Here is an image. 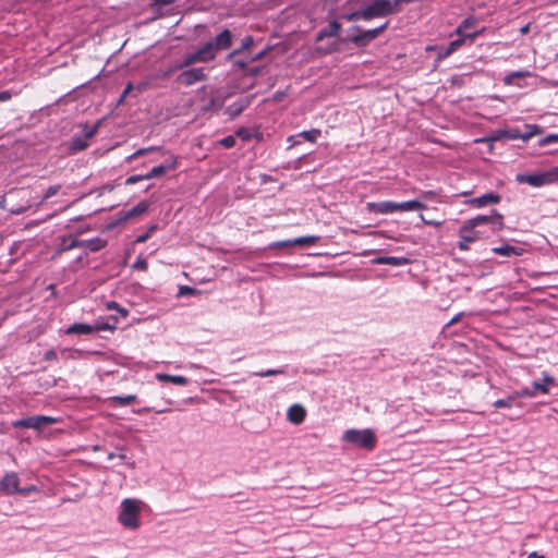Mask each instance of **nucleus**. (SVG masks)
Masks as SVG:
<instances>
[{
    "label": "nucleus",
    "instance_id": "f257e3e1",
    "mask_svg": "<svg viewBox=\"0 0 558 558\" xmlns=\"http://www.w3.org/2000/svg\"><path fill=\"white\" fill-rule=\"evenodd\" d=\"M233 34L225 28L211 40L206 41L195 51L184 54L183 65H194L195 63H208L217 57L220 51L227 50L232 46Z\"/></svg>",
    "mask_w": 558,
    "mask_h": 558
},
{
    "label": "nucleus",
    "instance_id": "f03ea898",
    "mask_svg": "<svg viewBox=\"0 0 558 558\" xmlns=\"http://www.w3.org/2000/svg\"><path fill=\"white\" fill-rule=\"evenodd\" d=\"M142 505L141 500L133 498H125L121 501L118 521L124 529L134 531L141 526Z\"/></svg>",
    "mask_w": 558,
    "mask_h": 558
},
{
    "label": "nucleus",
    "instance_id": "7ed1b4c3",
    "mask_svg": "<svg viewBox=\"0 0 558 558\" xmlns=\"http://www.w3.org/2000/svg\"><path fill=\"white\" fill-rule=\"evenodd\" d=\"M342 440L357 448L373 450L377 444V437L373 429H348L343 433Z\"/></svg>",
    "mask_w": 558,
    "mask_h": 558
},
{
    "label": "nucleus",
    "instance_id": "20e7f679",
    "mask_svg": "<svg viewBox=\"0 0 558 558\" xmlns=\"http://www.w3.org/2000/svg\"><path fill=\"white\" fill-rule=\"evenodd\" d=\"M515 181L520 184H529L533 187L549 185L558 181V167L536 173H519Z\"/></svg>",
    "mask_w": 558,
    "mask_h": 558
},
{
    "label": "nucleus",
    "instance_id": "39448f33",
    "mask_svg": "<svg viewBox=\"0 0 558 558\" xmlns=\"http://www.w3.org/2000/svg\"><path fill=\"white\" fill-rule=\"evenodd\" d=\"M480 35V32H473L472 34H465L463 37H458L457 39L449 43L448 46H429L427 50L437 51L436 61L440 62L441 60L448 58L453 52L459 50L465 44L472 45L474 39Z\"/></svg>",
    "mask_w": 558,
    "mask_h": 558
},
{
    "label": "nucleus",
    "instance_id": "423d86ee",
    "mask_svg": "<svg viewBox=\"0 0 558 558\" xmlns=\"http://www.w3.org/2000/svg\"><path fill=\"white\" fill-rule=\"evenodd\" d=\"M208 77L205 68H186L181 70V72L175 77V82L182 86H192L198 82H204Z\"/></svg>",
    "mask_w": 558,
    "mask_h": 558
},
{
    "label": "nucleus",
    "instance_id": "0eeeda50",
    "mask_svg": "<svg viewBox=\"0 0 558 558\" xmlns=\"http://www.w3.org/2000/svg\"><path fill=\"white\" fill-rule=\"evenodd\" d=\"M364 21H371L376 17H386L392 14L389 0H372L371 3L363 7Z\"/></svg>",
    "mask_w": 558,
    "mask_h": 558
},
{
    "label": "nucleus",
    "instance_id": "6e6552de",
    "mask_svg": "<svg viewBox=\"0 0 558 558\" xmlns=\"http://www.w3.org/2000/svg\"><path fill=\"white\" fill-rule=\"evenodd\" d=\"M58 420L48 415H34L25 418L16 420L12 423L14 428H33L40 430L45 426L57 423Z\"/></svg>",
    "mask_w": 558,
    "mask_h": 558
},
{
    "label": "nucleus",
    "instance_id": "1a4fd4ad",
    "mask_svg": "<svg viewBox=\"0 0 558 558\" xmlns=\"http://www.w3.org/2000/svg\"><path fill=\"white\" fill-rule=\"evenodd\" d=\"M458 235L459 241L457 243V247L460 251H468L470 248V244L481 238V232L471 227L468 221H464L459 229Z\"/></svg>",
    "mask_w": 558,
    "mask_h": 558
},
{
    "label": "nucleus",
    "instance_id": "9d476101",
    "mask_svg": "<svg viewBox=\"0 0 558 558\" xmlns=\"http://www.w3.org/2000/svg\"><path fill=\"white\" fill-rule=\"evenodd\" d=\"M20 477L16 472H7L0 480V493L5 496L17 494Z\"/></svg>",
    "mask_w": 558,
    "mask_h": 558
},
{
    "label": "nucleus",
    "instance_id": "9b49d317",
    "mask_svg": "<svg viewBox=\"0 0 558 558\" xmlns=\"http://www.w3.org/2000/svg\"><path fill=\"white\" fill-rule=\"evenodd\" d=\"M500 201H501V196L498 193L489 192V193L483 194L481 196L466 199L464 202V204L469 205L471 207H474V208H482L487 205L498 204V203H500Z\"/></svg>",
    "mask_w": 558,
    "mask_h": 558
},
{
    "label": "nucleus",
    "instance_id": "f8f14e48",
    "mask_svg": "<svg viewBox=\"0 0 558 558\" xmlns=\"http://www.w3.org/2000/svg\"><path fill=\"white\" fill-rule=\"evenodd\" d=\"M177 168V157L170 156L163 163L153 167L146 174L147 180L159 178L169 170Z\"/></svg>",
    "mask_w": 558,
    "mask_h": 558
},
{
    "label": "nucleus",
    "instance_id": "ddd939ff",
    "mask_svg": "<svg viewBox=\"0 0 558 558\" xmlns=\"http://www.w3.org/2000/svg\"><path fill=\"white\" fill-rule=\"evenodd\" d=\"M366 208L369 213L388 215V214L396 213V202L381 201V202L367 203Z\"/></svg>",
    "mask_w": 558,
    "mask_h": 558
},
{
    "label": "nucleus",
    "instance_id": "4468645a",
    "mask_svg": "<svg viewBox=\"0 0 558 558\" xmlns=\"http://www.w3.org/2000/svg\"><path fill=\"white\" fill-rule=\"evenodd\" d=\"M375 265H390L393 267H401L409 265L411 259L404 256H377L373 260Z\"/></svg>",
    "mask_w": 558,
    "mask_h": 558
},
{
    "label": "nucleus",
    "instance_id": "2eb2a0df",
    "mask_svg": "<svg viewBox=\"0 0 558 558\" xmlns=\"http://www.w3.org/2000/svg\"><path fill=\"white\" fill-rule=\"evenodd\" d=\"M341 31V24L332 20L327 27L319 29L316 34V41H322L328 37H337Z\"/></svg>",
    "mask_w": 558,
    "mask_h": 558
},
{
    "label": "nucleus",
    "instance_id": "dca6fc26",
    "mask_svg": "<svg viewBox=\"0 0 558 558\" xmlns=\"http://www.w3.org/2000/svg\"><path fill=\"white\" fill-rule=\"evenodd\" d=\"M555 385V378L547 374H544L542 381H533L532 388L535 390V396L537 393L547 395L549 393V386Z\"/></svg>",
    "mask_w": 558,
    "mask_h": 558
},
{
    "label": "nucleus",
    "instance_id": "f3484780",
    "mask_svg": "<svg viewBox=\"0 0 558 558\" xmlns=\"http://www.w3.org/2000/svg\"><path fill=\"white\" fill-rule=\"evenodd\" d=\"M426 204L417 201V199H410L401 203L396 202V211H413V210H422L426 209Z\"/></svg>",
    "mask_w": 558,
    "mask_h": 558
},
{
    "label": "nucleus",
    "instance_id": "a211bd4d",
    "mask_svg": "<svg viewBox=\"0 0 558 558\" xmlns=\"http://www.w3.org/2000/svg\"><path fill=\"white\" fill-rule=\"evenodd\" d=\"M93 332H95V327L93 325L85 324V323L72 324L65 330L66 335H90Z\"/></svg>",
    "mask_w": 558,
    "mask_h": 558
},
{
    "label": "nucleus",
    "instance_id": "6ab92c4d",
    "mask_svg": "<svg viewBox=\"0 0 558 558\" xmlns=\"http://www.w3.org/2000/svg\"><path fill=\"white\" fill-rule=\"evenodd\" d=\"M288 418L294 424H300L305 418V410L300 404H293L288 410Z\"/></svg>",
    "mask_w": 558,
    "mask_h": 558
},
{
    "label": "nucleus",
    "instance_id": "aec40b11",
    "mask_svg": "<svg viewBox=\"0 0 558 558\" xmlns=\"http://www.w3.org/2000/svg\"><path fill=\"white\" fill-rule=\"evenodd\" d=\"M492 252L494 254H496V255L509 257L511 255H515V256L521 255L523 250L520 248V247L510 245V244H505V245H501V246L493 247Z\"/></svg>",
    "mask_w": 558,
    "mask_h": 558
},
{
    "label": "nucleus",
    "instance_id": "412c9836",
    "mask_svg": "<svg viewBox=\"0 0 558 558\" xmlns=\"http://www.w3.org/2000/svg\"><path fill=\"white\" fill-rule=\"evenodd\" d=\"M88 145L87 140L83 135H76L70 141L68 149L71 154H76L86 149Z\"/></svg>",
    "mask_w": 558,
    "mask_h": 558
},
{
    "label": "nucleus",
    "instance_id": "4be33fe9",
    "mask_svg": "<svg viewBox=\"0 0 558 558\" xmlns=\"http://www.w3.org/2000/svg\"><path fill=\"white\" fill-rule=\"evenodd\" d=\"M156 378L159 381H167L178 386H186L189 384V379L181 375H170L166 373L156 374Z\"/></svg>",
    "mask_w": 558,
    "mask_h": 558
},
{
    "label": "nucleus",
    "instance_id": "5701e85b",
    "mask_svg": "<svg viewBox=\"0 0 558 558\" xmlns=\"http://www.w3.org/2000/svg\"><path fill=\"white\" fill-rule=\"evenodd\" d=\"M76 247H83L82 240H77L73 236H63L58 247V252H66Z\"/></svg>",
    "mask_w": 558,
    "mask_h": 558
},
{
    "label": "nucleus",
    "instance_id": "b1692460",
    "mask_svg": "<svg viewBox=\"0 0 558 558\" xmlns=\"http://www.w3.org/2000/svg\"><path fill=\"white\" fill-rule=\"evenodd\" d=\"M254 44V38L252 36H245L241 40L240 47L233 49L230 53L227 56V60L231 61L235 56H239L243 53L244 51L248 50Z\"/></svg>",
    "mask_w": 558,
    "mask_h": 558
},
{
    "label": "nucleus",
    "instance_id": "393cba45",
    "mask_svg": "<svg viewBox=\"0 0 558 558\" xmlns=\"http://www.w3.org/2000/svg\"><path fill=\"white\" fill-rule=\"evenodd\" d=\"M353 29L357 31L359 34L351 36L348 40L354 44L356 47H366L371 40L365 31H362L360 26H353Z\"/></svg>",
    "mask_w": 558,
    "mask_h": 558
},
{
    "label": "nucleus",
    "instance_id": "a878e982",
    "mask_svg": "<svg viewBox=\"0 0 558 558\" xmlns=\"http://www.w3.org/2000/svg\"><path fill=\"white\" fill-rule=\"evenodd\" d=\"M82 242L83 247L88 248L90 252H98L107 245V241L98 236L89 240H82Z\"/></svg>",
    "mask_w": 558,
    "mask_h": 558
},
{
    "label": "nucleus",
    "instance_id": "bb28decb",
    "mask_svg": "<svg viewBox=\"0 0 558 558\" xmlns=\"http://www.w3.org/2000/svg\"><path fill=\"white\" fill-rule=\"evenodd\" d=\"M148 210V204L146 202H140L137 205L129 209L123 215V220H129L133 217L145 214Z\"/></svg>",
    "mask_w": 558,
    "mask_h": 558
},
{
    "label": "nucleus",
    "instance_id": "cd10ccee",
    "mask_svg": "<svg viewBox=\"0 0 558 558\" xmlns=\"http://www.w3.org/2000/svg\"><path fill=\"white\" fill-rule=\"evenodd\" d=\"M494 218L495 217H493V213H492L490 215H478V216L471 218L466 221L470 223L471 227L476 229L478 226H482V225H490Z\"/></svg>",
    "mask_w": 558,
    "mask_h": 558
},
{
    "label": "nucleus",
    "instance_id": "c85d7f7f",
    "mask_svg": "<svg viewBox=\"0 0 558 558\" xmlns=\"http://www.w3.org/2000/svg\"><path fill=\"white\" fill-rule=\"evenodd\" d=\"M112 404L116 407H126L136 401L135 395L114 396L111 398Z\"/></svg>",
    "mask_w": 558,
    "mask_h": 558
},
{
    "label": "nucleus",
    "instance_id": "c756f323",
    "mask_svg": "<svg viewBox=\"0 0 558 558\" xmlns=\"http://www.w3.org/2000/svg\"><path fill=\"white\" fill-rule=\"evenodd\" d=\"M343 41H345V39L341 38L339 41H333L326 47H318L316 50L323 56L332 54L340 51V43Z\"/></svg>",
    "mask_w": 558,
    "mask_h": 558
},
{
    "label": "nucleus",
    "instance_id": "7c9ffc66",
    "mask_svg": "<svg viewBox=\"0 0 558 558\" xmlns=\"http://www.w3.org/2000/svg\"><path fill=\"white\" fill-rule=\"evenodd\" d=\"M493 217H495V218L493 219V221L490 223L492 231L493 232L501 231L505 228L504 216L496 209H493Z\"/></svg>",
    "mask_w": 558,
    "mask_h": 558
},
{
    "label": "nucleus",
    "instance_id": "2f4dec72",
    "mask_svg": "<svg viewBox=\"0 0 558 558\" xmlns=\"http://www.w3.org/2000/svg\"><path fill=\"white\" fill-rule=\"evenodd\" d=\"M475 23V19L470 16L464 19L461 24L457 27L456 34L459 37H463L466 33V29H469L473 24Z\"/></svg>",
    "mask_w": 558,
    "mask_h": 558
},
{
    "label": "nucleus",
    "instance_id": "473e14b6",
    "mask_svg": "<svg viewBox=\"0 0 558 558\" xmlns=\"http://www.w3.org/2000/svg\"><path fill=\"white\" fill-rule=\"evenodd\" d=\"M320 236L318 235H306V236H300L294 239L295 245L300 246H308L314 245L319 241Z\"/></svg>",
    "mask_w": 558,
    "mask_h": 558
},
{
    "label": "nucleus",
    "instance_id": "72a5a7b5",
    "mask_svg": "<svg viewBox=\"0 0 558 558\" xmlns=\"http://www.w3.org/2000/svg\"><path fill=\"white\" fill-rule=\"evenodd\" d=\"M284 374H286V368L284 367H282V368H270V369H266V371H259V372L251 373L252 376H257V377H269V376L284 375Z\"/></svg>",
    "mask_w": 558,
    "mask_h": 558
},
{
    "label": "nucleus",
    "instance_id": "f704fd0d",
    "mask_svg": "<svg viewBox=\"0 0 558 558\" xmlns=\"http://www.w3.org/2000/svg\"><path fill=\"white\" fill-rule=\"evenodd\" d=\"M101 120L97 121L94 125L89 126L88 124H84L83 126V136L88 140L94 137L99 130V126L101 125Z\"/></svg>",
    "mask_w": 558,
    "mask_h": 558
},
{
    "label": "nucleus",
    "instance_id": "c9c22d12",
    "mask_svg": "<svg viewBox=\"0 0 558 558\" xmlns=\"http://www.w3.org/2000/svg\"><path fill=\"white\" fill-rule=\"evenodd\" d=\"M515 401H517V399L514 398L513 392H512L507 398L496 400L493 403V405L496 409L511 408L514 404Z\"/></svg>",
    "mask_w": 558,
    "mask_h": 558
},
{
    "label": "nucleus",
    "instance_id": "e433bc0d",
    "mask_svg": "<svg viewBox=\"0 0 558 558\" xmlns=\"http://www.w3.org/2000/svg\"><path fill=\"white\" fill-rule=\"evenodd\" d=\"M320 130L318 129H312L308 131H302L299 136L303 137L305 141H308L311 143H315L317 138L320 136Z\"/></svg>",
    "mask_w": 558,
    "mask_h": 558
},
{
    "label": "nucleus",
    "instance_id": "4c0bfd02",
    "mask_svg": "<svg viewBox=\"0 0 558 558\" xmlns=\"http://www.w3.org/2000/svg\"><path fill=\"white\" fill-rule=\"evenodd\" d=\"M159 149L158 147H155V146H151V147H147V148H140L137 149L136 151H134L133 154H131L130 156H128L125 158V161L126 162H132L133 160H135L136 158L141 157V156H144V155H147L148 153L150 151H154V150H157Z\"/></svg>",
    "mask_w": 558,
    "mask_h": 558
},
{
    "label": "nucleus",
    "instance_id": "58836bf2",
    "mask_svg": "<svg viewBox=\"0 0 558 558\" xmlns=\"http://www.w3.org/2000/svg\"><path fill=\"white\" fill-rule=\"evenodd\" d=\"M389 25V22H385L384 24H381L380 26L376 27V28H372V29H366V34L369 38L371 41H373L374 39H376Z\"/></svg>",
    "mask_w": 558,
    "mask_h": 558
},
{
    "label": "nucleus",
    "instance_id": "ea45409f",
    "mask_svg": "<svg viewBox=\"0 0 558 558\" xmlns=\"http://www.w3.org/2000/svg\"><path fill=\"white\" fill-rule=\"evenodd\" d=\"M183 61H184V57L178 61L175 64L171 65L170 68H168L163 73H162V77L166 78V77H169L173 72L175 71H181L183 69H186V68H190L191 65H183Z\"/></svg>",
    "mask_w": 558,
    "mask_h": 558
},
{
    "label": "nucleus",
    "instance_id": "a19ab883",
    "mask_svg": "<svg viewBox=\"0 0 558 558\" xmlns=\"http://www.w3.org/2000/svg\"><path fill=\"white\" fill-rule=\"evenodd\" d=\"M342 19L348 22H355L359 20H364L363 8H361L360 10L343 14Z\"/></svg>",
    "mask_w": 558,
    "mask_h": 558
},
{
    "label": "nucleus",
    "instance_id": "79ce46f5",
    "mask_svg": "<svg viewBox=\"0 0 558 558\" xmlns=\"http://www.w3.org/2000/svg\"><path fill=\"white\" fill-rule=\"evenodd\" d=\"M513 396L515 399H519V398H533L535 397V390H533V388H529V387H524L520 390H517L513 392Z\"/></svg>",
    "mask_w": 558,
    "mask_h": 558
},
{
    "label": "nucleus",
    "instance_id": "37998d69",
    "mask_svg": "<svg viewBox=\"0 0 558 558\" xmlns=\"http://www.w3.org/2000/svg\"><path fill=\"white\" fill-rule=\"evenodd\" d=\"M530 75L529 71H515L505 77L506 84H511L514 78H523Z\"/></svg>",
    "mask_w": 558,
    "mask_h": 558
},
{
    "label": "nucleus",
    "instance_id": "c03bdc74",
    "mask_svg": "<svg viewBox=\"0 0 558 558\" xmlns=\"http://www.w3.org/2000/svg\"><path fill=\"white\" fill-rule=\"evenodd\" d=\"M290 246H295V243H294V239H291V240H283V241H276V242H271L268 247L270 250H274V248H281V247H290Z\"/></svg>",
    "mask_w": 558,
    "mask_h": 558
},
{
    "label": "nucleus",
    "instance_id": "a18cd8bd",
    "mask_svg": "<svg viewBox=\"0 0 558 558\" xmlns=\"http://www.w3.org/2000/svg\"><path fill=\"white\" fill-rule=\"evenodd\" d=\"M525 129H526V132L522 135V140H524V141L531 138L533 135H535L539 131V128L535 124H526Z\"/></svg>",
    "mask_w": 558,
    "mask_h": 558
},
{
    "label": "nucleus",
    "instance_id": "49530a36",
    "mask_svg": "<svg viewBox=\"0 0 558 558\" xmlns=\"http://www.w3.org/2000/svg\"><path fill=\"white\" fill-rule=\"evenodd\" d=\"M219 144L225 148H232L235 145V137L228 135L219 141Z\"/></svg>",
    "mask_w": 558,
    "mask_h": 558
},
{
    "label": "nucleus",
    "instance_id": "de8ad7c7",
    "mask_svg": "<svg viewBox=\"0 0 558 558\" xmlns=\"http://www.w3.org/2000/svg\"><path fill=\"white\" fill-rule=\"evenodd\" d=\"M107 307L109 310H116L118 311L122 317H126L129 315V311L126 308L121 307L117 302L111 301L107 304Z\"/></svg>",
    "mask_w": 558,
    "mask_h": 558
},
{
    "label": "nucleus",
    "instance_id": "09e8293b",
    "mask_svg": "<svg viewBox=\"0 0 558 558\" xmlns=\"http://www.w3.org/2000/svg\"><path fill=\"white\" fill-rule=\"evenodd\" d=\"M37 492H38V487L36 485H29L26 487H20L17 490V494L21 496H28V495H31L33 493H37Z\"/></svg>",
    "mask_w": 558,
    "mask_h": 558
},
{
    "label": "nucleus",
    "instance_id": "8fccbe9b",
    "mask_svg": "<svg viewBox=\"0 0 558 558\" xmlns=\"http://www.w3.org/2000/svg\"><path fill=\"white\" fill-rule=\"evenodd\" d=\"M116 323L117 320L114 319V323L113 324H109V323H97L96 325H94L95 327V331H100V330H114L116 329Z\"/></svg>",
    "mask_w": 558,
    "mask_h": 558
},
{
    "label": "nucleus",
    "instance_id": "3c124183",
    "mask_svg": "<svg viewBox=\"0 0 558 558\" xmlns=\"http://www.w3.org/2000/svg\"><path fill=\"white\" fill-rule=\"evenodd\" d=\"M236 136H239L242 141H250L252 138V132L246 128H240L235 132Z\"/></svg>",
    "mask_w": 558,
    "mask_h": 558
},
{
    "label": "nucleus",
    "instance_id": "603ef678",
    "mask_svg": "<svg viewBox=\"0 0 558 558\" xmlns=\"http://www.w3.org/2000/svg\"><path fill=\"white\" fill-rule=\"evenodd\" d=\"M60 189H61V186H60L59 184H57V185H50V186L46 190V192H45V194H44V197H43V198H44V199H48V198H50V197L54 196V195L60 191Z\"/></svg>",
    "mask_w": 558,
    "mask_h": 558
},
{
    "label": "nucleus",
    "instance_id": "864d4df0",
    "mask_svg": "<svg viewBox=\"0 0 558 558\" xmlns=\"http://www.w3.org/2000/svg\"><path fill=\"white\" fill-rule=\"evenodd\" d=\"M250 62H251V61H250V59H248V58H247V59H239V60H235V61L233 62V66H234L235 69H239V70H242V71L246 72V70H247V68H248V63H250Z\"/></svg>",
    "mask_w": 558,
    "mask_h": 558
},
{
    "label": "nucleus",
    "instance_id": "5fc2aeb1",
    "mask_svg": "<svg viewBox=\"0 0 558 558\" xmlns=\"http://www.w3.org/2000/svg\"><path fill=\"white\" fill-rule=\"evenodd\" d=\"M142 180H147L146 174H135L126 178L125 184L126 185H133Z\"/></svg>",
    "mask_w": 558,
    "mask_h": 558
},
{
    "label": "nucleus",
    "instance_id": "6e6d98bb",
    "mask_svg": "<svg viewBox=\"0 0 558 558\" xmlns=\"http://www.w3.org/2000/svg\"><path fill=\"white\" fill-rule=\"evenodd\" d=\"M390 7L392 9V14L400 12V5L404 3V0H389Z\"/></svg>",
    "mask_w": 558,
    "mask_h": 558
},
{
    "label": "nucleus",
    "instance_id": "4d7b16f0",
    "mask_svg": "<svg viewBox=\"0 0 558 558\" xmlns=\"http://www.w3.org/2000/svg\"><path fill=\"white\" fill-rule=\"evenodd\" d=\"M43 359H44V361H54L58 359V354L53 349H51L44 353Z\"/></svg>",
    "mask_w": 558,
    "mask_h": 558
},
{
    "label": "nucleus",
    "instance_id": "13d9d810",
    "mask_svg": "<svg viewBox=\"0 0 558 558\" xmlns=\"http://www.w3.org/2000/svg\"><path fill=\"white\" fill-rule=\"evenodd\" d=\"M196 292V290L194 288H191L189 286H181L180 287V291H179V294L180 295H192Z\"/></svg>",
    "mask_w": 558,
    "mask_h": 558
},
{
    "label": "nucleus",
    "instance_id": "bf43d9fd",
    "mask_svg": "<svg viewBox=\"0 0 558 558\" xmlns=\"http://www.w3.org/2000/svg\"><path fill=\"white\" fill-rule=\"evenodd\" d=\"M267 51H268V48H266V49H264V50H262V51H259V52H257V53H255L253 56H250L248 59H250L251 62L258 61V60H260V59H263L265 57Z\"/></svg>",
    "mask_w": 558,
    "mask_h": 558
},
{
    "label": "nucleus",
    "instance_id": "052dcab7",
    "mask_svg": "<svg viewBox=\"0 0 558 558\" xmlns=\"http://www.w3.org/2000/svg\"><path fill=\"white\" fill-rule=\"evenodd\" d=\"M133 88H134V86H133V84H132V83H128V84H126V86H125V88H124V90H123V93H122V95H121V97H120V99H119V102H120V104L124 101V99H125L126 95H128V94H129Z\"/></svg>",
    "mask_w": 558,
    "mask_h": 558
},
{
    "label": "nucleus",
    "instance_id": "680f3d73",
    "mask_svg": "<svg viewBox=\"0 0 558 558\" xmlns=\"http://www.w3.org/2000/svg\"><path fill=\"white\" fill-rule=\"evenodd\" d=\"M420 218L423 221V223L427 226L439 227L441 225V222L436 220H427L422 214L420 215Z\"/></svg>",
    "mask_w": 558,
    "mask_h": 558
},
{
    "label": "nucleus",
    "instance_id": "e2e57ef3",
    "mask_svg": "<svg viewBox=\"0 0 558 558\" xmlns=\"http://www.w3.org/2000/svg\"><path fill=\"white\" fill-rule=\"evenodd\" d=\"M11 97H12L11 92H9V90H2V92H0V102H2V101H8V100H10V99H11Z\"/></svg>",
    "mask_w": 558,
    "mask_h": 558
},
{
    "label": "nucleus",
    "instance_id": "0e129e2a",
    "mask_svg": "<svg viewBox=\"0 0 558 558\" xmlns=\"http://www.w3.org/2000/svg\"><path fill=\"white\" fill-rule=\"evenodd\" d=\"M558 142V135L550 134L542 141V144L556 143Z\"/></svg>",
    "mask_w": 558,
    "mask_h": 558
},
{
    "label": "nucleus",
    "instance_id": "69168bd1",
    "mask_svg": "<svg viewBox=\"0 0 558 558\" xmlns=\"http://www.w3.org/2000/svg\"><path fill=\"white\" fill-rule=\"evenodd\" d=\"M246 73L251 76H257L260 73V69L258 66L247 68Z\"/></svg>",
    "mask_w": 558,
    "mask_h": 558
},
{
    "label": "nucleus",
    "instance_id": "338daca9",
    "mask_svg": "<svg viewBox=\"0 0 558 558\" xmlns=\"http://www.w3.org/2000/svg\"><path fill=\"white\" fill-rule=\"evenodd\" d=\"M530 28H531V23H527L525 25H523L521 28H520V33L522 35H526L529 32H530Z\"/></svg>",
    "mask_w": 558,
    "mask_h": 558
},
{
    "label": "nucleus",
    "instance_id": "774afa93",
    "mask_svg": "<svg viewBox=\"0 0 558 558\" xmlns=\"http://www.w3.org/2000/svg\"><path fill=\"white\" fill-rule=\"evenodd\" d=\"M527 558H545L543 555H538L536 551L531 553Z\"/></svg>",
    "mask_w": 558,
    "mask_h": 558
}]
</instances>
